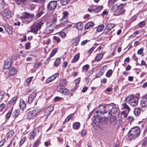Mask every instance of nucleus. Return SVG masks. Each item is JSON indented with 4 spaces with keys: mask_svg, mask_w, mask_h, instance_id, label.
I'll use <instances>...</instances> for the list:
<instances>
[{
    "mask_svg": "<svg viewBox=\"0 0 147 147\" xmlns=\"http://www.w3.org/2000/svg\"><path fill=\"white\" fill-rule=\"evenodd\" d=\"M141 109L140 108H135L134 110V115L137 116H138L141 112Z\"/></svg>",
    "mask_w": 147,
    "mask_h": 147,
    "instance_id": "obj_28",
    "label": "nucleus"
},
{
    "mask_svg": "<svg viewBox=\"0 0 147 147\" xmlns=\"http://www.w3.org/2000/svg\"><path fill=\"white\" fill-rule=\"evenodd\" d=\"M53 38L54 40H56L57 43L61 41L59 37L55 36H54Z\"/></svg>",
    "mask_w": 147,
    "mask_h": 147,
    "instance_id": "obj_51",
    "label": "nucleus"
},
{
    "mask_svg": "<svg viewBox=\"0 0 147 147\" xmlns=\"http://www.w3.org/2000/svg\"><path fill=\"white\" fill-rule=\"evenodd\" d=\"M80 57V54L79 53L76 55L74 56V58L72 59L71 63H74L78 61Z\"/></svg>",
    "mask_w": 147,
    "mask_h": 147,
    "instance_id": "obj_24",
    "label": "nucleus"
},
{
    "mask_svg": "<svg viewBox=\"0 0 147 147\" xmlns=\"http://www.w3.org/2000/svg\"><path fill=\"white\" fill-rule=\"evenodd\" d=\"M5 142V140L3 139L0 141V147L2 146Z\"/></svg>",
    "mask_w": 147,
    "mask_h": 147,
    "instance_id": "obj_59",
    "label": "nucleus"
},
{
    "mask_svg": "<svg viewBox=\"0 0 147 147\" xmlns=\"http://www.w3.org/2000/svg\"><path fill=\"white\" fill-rule=\"evenodd\" d=\"M17 100V98L16 97H14L12 98L10 100L8 103L9 104H13V105L15 104Z\"/></svg>",
    "mask_w": 147,
    "mask_h": 147,
    "instance_id": "obj_37",
    "label": "nucleus"
},
{
    "mask_svg": "<svg viewBox=\"0 0 147 147\" xmlns=\"http://www.w3.org/2000/svg\"><path fill=\"white\" fill-rule=\"evenodd\" d=\"M40 143V141L39 140H37L34 144L33 147H37Z\"/></svg>",
    "mask_w": 147,
    "mask_h": 147,
    "instance_id": "obj_54",
    "label": "nucleus"
},
{
    "mask_svg": "<svg viewBox=\"0 0 147 147\" xmlns=\"http://www.w3.org/2000/svg\"><path fill=\"white\" fill-rule=\"evenodd\" d=\"M61 59L58 58L55 61L54 63V65L56 67H58L59 65L60 64Z\"/></svg>",
    "mask_w": 147,
    "mask_h": 147,
    "instance_id": "obj_34",
    "label": "nucleus"
},
{
    "mask_svg": "<svg viewBox=\"0 0 147 147\" xmlns=\"http://www.w3.org/2000/svg\"><path fill=\"white\" fill-rule=\"evenodd\" d=\"M54 107L52 106L49 107L47 108L46 109V111L47 112H49V114H50L51 113L53 110Z\"/></svg>",
    "mask_w": 147,
    "mask_h": 147,
    "instance_id": "obj_39",
    "label": "nucleus"
},
{
    "mask_svg": "<svg viewBox=\"0 0 147 147\" xmlns=\"http://www.w3.org/2000/svg\"><path fill=\"white\" fill-rule=\"evenodd\" d=\"M12 110L11 109L9 110L8 112L5 115V118L6 119H8L10 117L11 113Z\"/></svg>",
    "mask_w": 147,
    "mask_h": 147,
    "instance_id": "obj_35",
    "label": "nucleus"
},
{
    "mask_svg": "<svg viewBox=\"0 0 147 147\" xmlns=\"http://www.w3.org/2000/svg\"><path fill=\"white\" fill-rule=\"evenodd\" d=\"M43 24V22L41 21L36 24H34L32 27H30V28H31V29L29 32H31L36 34L37 33L38 31L41 29Z\"/></svg>",
    "mask_w": 147,
    "mask_h": 147,
    "instance_id": "obj_6",
    "label": "nucleus"
},
{
    "mask_svg": "<svg viewBox=\"0 0 147 147\" xmlns=\"http://www.w3.org/2000/svg\"><path fill=\"white\" fill-rule=\"evenodd\" d=\"M145 22L144 21H142L140 22L138 24V26L140 27H144L145 26Z\"/></svg>",
    "mask_w": 147,
    "mask_h": 147,
    "instance_id": "obj_49",
    "label": "nucleus"
},
{
    "mask_svg": "<svg viewBox=\"0 0 147 147\" xmlns=\"http://www.w3.org/2000/svg\"><path fill=\"white\" fill-rule=\"evenodd\" d=\"M111 118L109 120V122H114V124H115V122H114V118L115 116L114 115H112L111 116Z\"/></svg>",
    "mask_w": 147,
    "mask_h": 147,
    "instance_id": "obj_53",
    "label": "nucleus"
},
{
    "mask_svg": "<svg viewBox=\"0 0 147 147\" xmlns=\"http://www.w3.org/2000/svg\"><path fill=\"white\" fill-rule=\"evenodd\" d=\"M103 8V6L102 5L99 6L96 8L94 9V12L98 13L100 11H101Z\"/></svg>",
    "mask_w": 147,
    "mask_h": 147,
    "instance_id": "obj_36",
    "label": "nucleus"
},
{
    "mask_svg": "<svg viewBox=\"0 0 147 147\" xmlns=\"http://www.w3.org/2000/svg\"><path fill=\"white\" fill-rule=\"evenodd\" d=\"M115 26V24H109L106 26L105 29L103 30V33L105 34L110 31Z\"/></svg>",
    "mask_w": 147,
    "mask_h": 147,
    "instance_id": "obj_12",
    "label": "nucleus"
},
{
    "mask_svg": "<svg viewBox=\"0 0 147 147\" xmlns=\"http://www.w3.org/2000/svg\"><path fill=\"white\" fill-rule=\"evenodd\" d=\"M26 139V137H24L22 138V139L21 140H20V146H21L24 143Z\"/></svg>",
    "mask_w": 147,
    "mask_h": 147,
    "instance_id": "obj_48",
    "label": "nucleus"
},
{
    "mask_svg": "<svg viewBox=\"0 0 147 147\" xmlns=\"http://www.w3.org/2000/svg\"><path fill=\"white\" fill-rule=\"evenodd\" d=\"M140 105L143 108H147V98L143 97L141 99Z\"/></svg>",
    "mask_w": 147,
    "mask_h": 147,
    "instance_id": "obj_14",
    "label": "nucleus"
},
{
    "mask_svg": "<svg viewBox=\"0 0 147 147\" xmlns=\"http://www.w3.org/2000/svg\"><path fill=\"white\" fill-rule=\"evenodd\" d=\"M80 40V38L78 36L75 39V40L73 42L72 44L73 45L76 46L79 43Z\"/></svg>",
    "mask_w": 147,
    "mask_h": 147,
    "instance_id": "obj_30",
    "label": "nucleus"
},
{
    "mask_svg": "<svg viewBox=\"0 0 147 147\" xmlns=\"http://www.w3.org/2000/svg\"><path fill=\"white\" fill-rule=\"evenodd\" d=\"M80 123L79 122H76L73 124V127L74 129L77 130L80 128Z\"/></svg>",
    "mask_w": 147,
    "mask_h": 147,
    "instance_id": "obj_26",
    "label": "nucleus"
},
{
    "mask_svg": "<svg viewBox=\"0 0 147 147\" xmlns=\"http://www.w3.org/2000/svg\"><path fill=\"white\" fill-rule=\"evenodd\" d=\"M140 132V129L138 127L136 126L131 128L127 134L129 139L130 140L136 139L139 136Z\"/></svg>",
    "mask_w": 147,
    "mask_h": 147,
    "instance_id": "obj_2",
    "label": "nucleus"
},
{
    "mask_svg": "<svg viewBox=\"0 0 147 147\" xmlns=\"http://www.w3.org/2000/svg\"><path fill=\"white\" fill-rule=\"evenodd\" d=\"M62 5H67L69 1V0H59Z\"/></svg>",
    "mask_w": 147,
    "mask_h": 147,
    "instance_id": "obj_44",
    "label": "nucleus"
},
{
    "mask_svg": "<svg viewBox=\"0 0 147 147\" xmlns=\"http://www.w3.org/2000/svg\"><path fill=\"white\" fill-rule=\"evenodd\" d=\"M90 66L88 64H86L84 66L82 69V72H84L85 73L88 70V68H89Z\"/></svg>",
    "mask_w": 147,
    "mask_h": 147,
    "instance_id": "obj_27",
    "label": "nucleus"
},
{
    "mask_svg": "<svg viewBox=\"0 0 147 147\" xmlns=\"http://www.w3.org/2000/svg\"><path fill=\"white\" fill-rule=\"evenodd\" d=\"M110 104L111 107L109 108L110 111H108L109 115L118 116L119 114V110L118 106L113 103H111Z\"/></svg>",
    "mask_w": 147,
    "mask_h": 147,
    "instance_id": "obj_5",
    "label": "nucleus"
},
{
    "mask_svg": "<svg viewBox=\"0 0 147 147\" xmlns=\"http://www.w3.org/2000/svg\"><path fill=\"white\" fill-rule=\"evenodd\" d=\"M36 133V130L34 129L30 133L29 138L30 140L33 139L35 136Z\"/></svg>",
    "mask_w": 147,
    "mask_h": 147,
    "instance_id": "obj_19",
    "label": "nucleus"
},
{
    "mask_svg": "<svg viewBox=\"0 0 147 147\" xmlns=\"http://www.w3.org/2000/svg\"><path fill=\"white\" fill-rule=\"evenodd\" d=\"M36 94L37 93L33 92L29 94L28 100V102L29 104L32 103L34 99L36 97Z\"/></svg>",
    "mask_w": 147,
    "mask_h": 147,
    "instance_id": "obj_16",
    "label": "nucleus"
},
{
    "mask_svg": "<svg viewBox=\"0 0 147 147\" xmlns=\"http://www.w3.org/2000/svg\"><path fill=\"white\" fill-rule=\"evenodd\" d=\"M66 83V79H63L61 80L59 83V85L60 86H63L65 85Z\"/></svg>",
    "mask_w": 147,
    "mask_h": 147,
    "instance_id": "obj_31",
    "label": "nucleus"
},
{
    "mask_svg": "<svg viewBox=\"0 0 147 147\" xmlns=\"http://www.w3.org/2000/svg\"><path fill=\"white\" fill-rule=\"evenodd\" d=\"M28 0H17V1L20 3L24 4L26 1Z\"/></svg>",
    "mask_w": 147,
    "mask_h": 147,
    "instance_id": "obj_61",
    "label": "nucleus"
},
{
    "mask_svg": "<svg viewBox=\"0 0 147 147\" xmlns=\"http://www.w3.org/2000/svg\"><path fill=\"white\" fill-rule=\"evenodd\" d=\"M46 0H31L32 2H35L40 4H44Z\"/></svg>",
    "mask_w": 147,
    "mask_h": 147,
    "instance_id": "obj_32",
    "label": "nucleus"
},
{
    "mask_svg": "<svg viewBox=\"0 0 147 147\" xmlns=\"http://www.w3.org/2000/svg\"><path fill=\"white\" fill-rule=\"evenodd\" d=\"M126 103L132 107H135L138 104V99L133 95H129L127 96L125 99Z\"/></svg>",
    "mask_w": 147,
    "mask_h": 147,
    "instance_id": "obj_4",
    "label": "nucleus"
},
{
    "mask_svg": "<svg viewBox=\"0 0 147 147\" xmlns=\"http://www.w3.org/2000/svg\"><path fill=\"white\" fill-rule=\"evenodd\" d=\"M86 130L85 129H83L82 130V132H81V136L82 137H84L85 135L86 134Z\"/></svg>",
    "mask_w": 147,
    "mask_h": 147,
    "instance_id": "obj_57",
    "label": "nucleus"
},
{
    "mask_svg": "<svg viewBox=\"0 0 147 147\" xmlns=\"http://www.w3.org/2000/svg\"><path fill=\"white\" fill-rule=\"evenodd\" d=\"M8 134L9 137H12L14 135V133L13 131L11 130L9 131Z\"/></svg>",
    "mask_w": 147,
    "mask_h": 147,
    "instance_id": "obj_55",
    "label": "nucleus"
},
{
    "mask_svg": "<svg viewBox=\"0 0 147 147\" xmlns=\"http://www.w3.org/2000/svg\"><path fill=\"white\" fill-rule=\"evenodd\" d=\"M57 49L55 48L52 50V51L50 54V57H51L54 56V55L57 52Z\"/></svg>",
    "mask_w": 147,
    "mask_h": 147,
    "instance_id": "obj_43",
    "label": "nucleus"
},
{
    "mask_svg": "<svg viewBox=\"0 0 147 147\" xmlns=\"http://www.w3.org/2000/svg\"><path fill=\"white\" fill-rule=\"evenodd\" d=\"M12 59L11 58L8 57L5 60L3 65L4 69H8L11 65Z\"/></svg>",
    "mask_w": 147,
    "mask_h": 147,
    "instance_id": "obj_10",
    "label": "nucleus"
},
{
    "mask_svg": "<svg viewBox=\"0 0 147 147\" xmlns=\"http://www.w3.org/2000/svg\"><path fill=\"white\" fill-rule=\"evenodd\" d=\"M43 13L42 12H40L38 13L36 16H34V19H36L39 18L41 15Z\"/></svg>",
    "mask_w": 147,
    "mask_h": 147,
    "instance_id": "obj_45",
    "label": "nucleus"
},
{
    "mask_svg": "<svg viewBox=\"0 0 147 147\" xmlns=\"http://www.w3.org/2000/svg\"><path fill=\"white\" fill-rule=\"evenodd\" d=\"M63 16L62 18H61V20H63L64 18H67V16L69 15V13L66 11H65L63 12Z\"/></svg>",
    "mask_w": 147,
    "mask_h": 147,
    "instance_id": "obj_33",
    "label": "nucleus"
},
{
    "mask_svg": "<svg viewBox=\"0 0 147 147\" xmlns=\"http://www.w3.org/2000/svg\"><path fill=\"white\" fill-rule=\"evenodd\" d=\"M33 78V77H31L27 79L24 82V85L25 86H28L32 80Z\"/></svg>",
    "mask_w": 147,
    "mask_h": 147,
    "instance_id": "obj_23",
    "label": "nucleus"
},
{
    "mask_svg": "<svg viewBox=\"0 0 147 147\" xmlns=\"http://www.w3.org/2000/svg\"><path fill=\"white\" fill-rule=\"evenodd\" d=\"M22 15L24 19H30L29 22L34 20V15L33 14H31L27 12H24L22 13Z\"/></svg>",
    "mask_w": 147,
    "mask_h": 147,
    "instance_id": "obj_11",
    "label": "nucleus"
},
{
    "mask_svg": "<svg viewBox=\"0 0 147 147\" xmlns=\"http://www.w3.org/2000/svg\"><path fill=\"white\" fill-rule=\"evenodd\" d=\"M20 109L23 110L26 108V105L24 101L21 98L20 102Z\"/></svg>",
    "mask_w": 147,
    "mask_h": 147,
    "instance_id": "obj_18",
    "label": "nucleus"
},
{
    "mask_svg": "<svg viewBox=\"0 0 147 147\" xmlns=\"http://www.w3.org/2000/svg\"><path fill=\"white\" fill-rule=\"evenodd\" d=\"M20 113V110L19 109H17L15 110L13 113L14 117L16 118L19 115Z\"/></svg>",
    "mask_w": 147,
    "mask_h": 147,
    "instance_id": "obj_42",
    "label": "nucleus"
},
{
    "mask_svg": "<svg viewBox=\"0 0 147 147\" xmlns=\"http://www.w3.org/2000/svg\"><path fill=\"white\" fill-rule=\"evenodd\" d=\"M124 4H121L119 5H115L113 6L111 10L113 12L115 16H118L122 14L125 13V10L123 8Z\"/></svg>",
    "mask_w": 147,
    "mask_h": 147,
    "instance_id": "obj_3",
    "label": "nucleus"
},
{
    "mask_svg": "<svg viewBox=\"0 0 147 147\" xmlns=\"http://www.w3.org/2000/svg\"><path fill=\"white\" fill-rule=\"evenodd\" d=\"M77 28L78 30H81L83 28V25L82 22H79L77 24Z\"/></svg>",
    "mask_w": 147,
    "mask_h": 147,
    "instance_id": "obj_38",
    "label": "nucleus"
},
{
    "mask_svg": "<svg viewBox=\"0 0 147 147\" xmlns=\"http://www.w3.org/2000/svg\"><path fill=\"white\" fill-rule=\"evenodd\" d=\"M116 0H109L108 2V5L110 6L114 4Z\"/></svg>",
    "mask_w": 147,
    "mask_h": 147,
    "instance_id": "obj_46",
    "label": "nucleus"
},
{
    "mask_svg": "<svg viewBox=\"0 0 147 147\" xmlns=\"http://www.w3.org/2000/svg\"><path fill=\"white\" fill-rule=\"evenodd\" d=\"M103 54L102 53H100L98 54L96 57L95 59L96 61H100L103 58Z\"/></svg>",
    "mask_w": 147,
    "mask_h": 147,
    "instance_id": "obj_22",
    "label": "nucleus"
},
{
    "mask_svg": "<svg viewBox=\"0 0 147 147\" xmlns=\"http://www.w3.org/2000/svg\"><path fill=\"white\" fill-rule=\"evenodd\" d=\"M5 16L7 18H9L11 17V14L10 10L6 9L5 10Z\"/></svg>",
    "mask_w": 147,
    "mask_h": 147,
    "instance_id": "obj_25",
    "label": "nucleus"
},
{
    "mask_svg": "<svg viewBox=\"0 0 147 147\" xmlns=\"http://www.w3.org/2000/svg\"><path fill=\"white\" fill-rule=\"evenodd\" d=\"M35 5L34 4H30V8L31 10H32L35 8Z\"/></svg>",
    "mask_w": 147,
    "mask_h": 147,
    "instance_id": "obj_63",
    "label": "nucleus"
},
{
    "mask_svg": "<svg viewBox=\"0 0 147 147\" xmlns=\"http://www.w3.org/2000/svg\"><path fill=\"white\" fill-rule=\"evenodd\" d=\"M58 73H56L50 76V78H51V80L53 81L54 80H55L56 78L58 76Z\"/></svg>",
    "mask_w": 147,
    "mask_h": 147,
    "instance_id": "obj_47",
    "label": "nucleus"
},
{
    "mask_svg": "<svg viewBox=\"0 0 147 147\" xmlns=\"http://www.w3.org/2000/svg\"><path fill=\"white\" fill-rule=\"evenodd\" d=\"M5 29L9 35H11L12 34V27L8 25H7L5 27Z\"/></svg>",
    "mask_w": 147,
    "mask_h": 147,
    "instance_id": "obj_20",
    "label": "nucleus"
},
{
    "mask_svg": "<svg viewBox=\"0 0 147 147\" xmlns=\"http://www.w3.org/2000/svg\"><path fill=\"white\" fill-rule=\"evenodd\" d=\"M5 106V105L4 103H2L0 104V111H1L3 110Z\"/></svg>",
    "mask_w": 147,
    "mask_h": 147,
    "instance_id": "obj_60",
    "label": "nucleus"
},
{
    "mask_svg": "<svg viewBox=\"0 0 147 147\" xmlns=\"http://www.w3.org/2000/svg\"><path fill=\"white\" fill-rule=\"evenodd\" d=\"M74 115L73 114H71L69 115L65 119V121L66 122H68L69 121L71 118L74 117Z\"/></svg>",
    "mask_w": 147,
    "mask_h": 147,
    "instance_id": "obj_40",
    "label": "nucleus"
},
{
    "mask_svg": "<svg viewBox=\"0 0 147 147\" xmlns=\"http://www.w3.org/2000/svg\"><path fill=\"white\" fill-rule=\"evenodd\" d=\"M9 96L7 93L3 91H0V102L3 99L5 101L8 98Z\"/></svg>",
    "mask_w": 147,
    "mask_h": 147,
    "instance_id": "obj_13",
    "label": "nucleus"
},
{
    "mask_svg": "<svg viewBox=\"0 0 147 147\" xmlns=\"http://www.w3.org/2000/svg\"><path fill=\"white\" fill-rule=\"evenodd\" d=\"M112 73L113 71L111 69H109L108 70L106 74V76L107 77H110L112 75Z\"/></svg>",
    "mask_w": 147,
    "mask_h": 147,
    "instance_id": "obj_41",
    "label": "nucleus"
},
{
    "mask_svg": "<svg viewBox=\"0 0 147 147\" xmlns=\"http://www.w3.org/2000/svg\"><path fill=\"white\" fill-rule=\"evenodd\" d=\"M57 90L61 94H63L65 95H68L70 93L69 91L65 88H58Z\"/></svg>",
    "mask_w": 147,
    "mask_h": 147,
    "instance_id": "obj_15",
    "label": "nucleus"
},
{
    "mask_svg": "<svg viewBox=\"0 0 147 147\" xmlns=\"http://www.w3.org/2000/svg\"><path fill=\"white\" fill-rule=\"evenodd\" d=\"M25 46L26 49L27 50L29 49L30 47V43L29 42H28L25 44Z\"/></svg>",
    "mask_w": 147,
    "mask_h": 147,
    "instance_id": "obj_50",
    "label": "nucleus"
},
{
    "mask_svg": "<svg viewBox=\"0 0 147 147\" xmlns=\"http://www.w3.org/2000/svg\"><path fill=\"white\" fill-rule=\"evenodd\" d=\"M17 72V70L15 68L11 67L9 69V71L8 72H6V73H8V77H10L16 74Z\"/></svg>",
    "mask_w": 147,
    "mask_h": 147,
    "instance_id": "obj_17",
    "label": "nucleus"
},
{
    "mask_svg": "<svg viewBox=\"0 0 147 147\" xmlns=\"http://www.w3.org/2000/svg\"><path fill=\"white\" fill-rule=\"evenodd\" d=\"M57 1H50L47 4V8L49 11H52L55 10L57 6Z\"/></svg>",
    "mask_w": 147,
    "mask_h": 147,
    "instance_id": "obj_8",
    "label": "nucleus"
},
{
    "mask_svg": "<svg viewBox=\"0 0 147 147\" xmlns=\"http://www.w3.org/2000/svg\"><path fill=\"white\" fill-rule=\"evenodd\" d=\"M103 72L100 71H98L96 74V76L97 78L100 77L103 74Z\"/></svg>",
    "mask_w": 147,
    "mask_h": 147,
    "instance_id": "obj_52",
    "label": "nucleus"
},
{
    "mask_svg": "<svg viewBox=\"0 0 147 147\" xmlns=\"http://www.w3.org/2000/svg\"><path fill=\"white\" fill-rule=\"evenodd\" d=\"M40 109L39 107H36L28 113V117L29 119H32L36 115L40 112Z\"/></svg>",
    "mask_w": 147,
    "mask_h": 147,
    "instance_id": "obj_7",
    "label": "nucleus"
},
{
    "mask_svg": "<svg viewBox=\"0 0 147 147\" xmlns=\"http://www.w3.org/2000/svg\"><path fill=\"white\" fill-rule=\"evenodd\" d=\"M144 49L143 48H141L138 50L137 52V53L139 55H140L143 52Z\"/></svg>",
    "mask_w": 147,
    "mask_h": 147,
    "instance_id": "obj_58",
    "label": "nucleus"
},
{
    "mask_svg": "<svg viewBox=\"0 0 147 147\" xmlns=\"http://www.w3.org/2000/svg\"><path fill=\"white\" fill-rule=\"evenodd\" d=\"M80 81V78H78L76 79L75 81V84L76 85L78 84Z\"/></svg>",
    "mask_w": 147,
    "mask_h": 147,
    "instance_id": "obj_56",
    "label": "nucleus"
},
{
    "mask_svg": "<svg viewBox=\"0 0 147 147\" xmlns=\"http://www.w3.org/2000/svg\"><path fill=\"white\" fill-rule=\"evenodd\" d=\"M111 106H110V104H108L106 105H99L98 108L99 109L96 111V113L98 114L97 116L95 118L96 121L99 122H102L104 121L106 119L105 118L103 117L102 118L101 117L99 116L100 115H103L105 113H107L109 111V108H111Z\"/></svg>",
    "mask_w": 147,
    "mask_h": 147,
    "instance_id": "obj_1",
    "label": "nucleus"
},
{
    "mask_svg": "<svg viewBox=\"0 0 147 147\" xmlns=\"http://www.w3.org/2000/svg\"><path fill=\"white\" fill-rule=\"evenodd\" d=\"M142 147H147V142H144L142 144Z\"/></svg>",
    "mask_w": 147,
    "mask_h": 147,
    "instance_id": "obj_64",
    "label": "nucleus"
},
{
    "mask_svg": "<svg viewBox=\"0 0 147 147\" xmlns=\"http://www.w3.org/2000/svg\"><path fill=\"white\" fill-rule=\"evenodd\" d=\"M59 35H60L61 37L62 38H63L65 37L66 34L64 32H62L60 33L59 34Z\"/></svg>",
    "mask_w": 147,
    "mask_h": 147,
    "instance_id": "obj_62",
    "label": "nucleus"
},
{
    "mask_svg": "<svg viewBox=\"0 0 147 147\" xmlns=\"http://www.w3.org/2000/svg\"><path fill=\"white\" fill-rule=\"evenodd\" d=\"M104 28V26L103 25H100L98 26L96 30L98 32L102 31Z\"/></svg>",
    "mask_w": 147,
    "mask_h": 147,
    "instance_id": "obj_29",
    "label": "nucleus"
},
{
    "mask_svg": "<svg viewBox=\"0 0 147 147\" xmlns=\"http://www.w3.org/2000/svg\"><path fill=\"white\" fill-rule=\"evenodd\" d=\"M122 106H123L122 109H126V110L122 111L121 113V114L122 115H123L124 118H125L127 116L130 110V108L126 103H123Z\"/></svg>",
    "mask_w": 147,
    "mask_h": 147,
    "instance_id": "obj_9",
    "label": "nucleus"
},
{
    "mask_svg": "<svg viewBox=\"0 0 147 147\" xmlns=\"http://www.w3.org/2000/svg\"><path fill=\"white\" fill-rule=\"evenodd\" d=\"M94 24L92 22H88L84 26V28L85 30L88 29L94 26Z\"/></svg>",
    "mask_w": 147,
    "mask_h": 147,
    "instance_id": "obj_21",
    "label": "nucleus"
}]
</instances>
